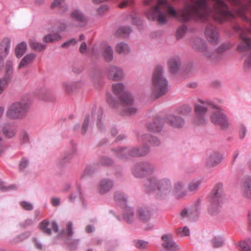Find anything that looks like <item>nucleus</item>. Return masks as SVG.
I'll list each match as a JSON object with an SVG mask.
<instances>
[{"instance_id":"nucleus-51","label":"nucleus","mask_w":251,"mask_h":251,"mask_svg":"<svg viewBox=\"0 0 251 251\" xmlns=\"http://www.w3.org/2000/svg\"><path fill=\"white\" fill-rule=\"evenodd\" d=\"M90 120V116H87L85 117L84 122L83 123L81 129V132L82 133H85L87 130V129L88 127L89 123Z\"/></svg>"},{"instance_id":"nucleus-53","label":"nucleus","mask_w":251,"mask_h":251,"mask_svg":"<svg viewBox=\"0 0 251 251\" xmlns=\"http://www.w3.org/2000/svg\"><path fill=\"white\" fill-rule=\"evenodd\" d=\"M231 47L229 43L222 44L218 49V52H222L229 49Z\"/></svg>"},{"instance_id":"nucleus-61","label":"nucleus","mask_w":251,"mask_h":251,"mask_svg":"<svg viewBox=\"0 0 251 251\" xmlns=\"http://www.w3.org/2000/svg\"><path fill=\"white\" fill-rule=\"evenodd\" d=\"M51 202L52 205L54 206H57L60 204V199L58 197L52 198L51 199Z\"/></svg>"},{"instance_id":"nucleus-60","label":"nucleus","mask_w":251,"mask_h":251,"mask_svg":"<svg viewBox=\"0 0 251 251\" xmlns=\"http://www.w3.org/2000/svg\"><path fill=\"white\" fill-rule=\"evenodd\" d=\"M15 187H16L15 185H9L7 187L3 186L2 182L0 179V190L2 191H5L10 189H15Z\"/></svg>"},{"instance_id":"nucleus-52","label":"nucleus","mask_w":251,"mask_h":251,"mask_svg":"<svg viewBox=\"0 0 251 251\" xmlns=\"http://www.w3.org/2000/svg\"><path fill=\"white\" fill-rule=\"evenodd\" d=\"M30 235V233L29 232H25L24 233H23L19 236H17L16 237H15L14 239V242L17 243L20 241H22L24 240V239H26L28 237H29Z\"/></svg>"},{"instance_id":"nucleus-39","label":"nucleus","mask_w":251,"mask_h":251,"mask_svg":"<svg viewBox=\"0 0 251 251\" xmlns=\"http://www.w3.org/2000/svg\"><path fill=\"white\" fill-rule=\"evenodd\" d=\"M241 251H251V239H249L239 243Z\"/></svg>"},{"instance_id":"nucleus-48","label":"nucleus","mask_w":251,"mask_h":251,"mask_svg":"<svg viewBox=\"0 0 251 251\" xmlns=\"http://www.w3.org/2000/svg\"><path fill=\"white\" fill-rule=\"evenodd\" d=\"M224 240L222 237H216L213 240V246L215 247H220L223 245Z\"/></svg>"},{"instance_id":"nucleus-24","label":"nucleus","mask_w":251,"mask_h":251,"mask_svg":"<svg viewBox=\"0 0 251 251\" xmlns=\"http://www.w3.org/2000/svg\"><path fill=\"white\" fill-rule=\"evenodd\" d=\"M36 57V54L30 53L25 55L21 60L19 66V69L27 67L34 61Z\"/></svg>"},{"instance_id":"nucleus-1","label":"nucleus","mask_w":251,"mask_h":251,"mask_svg":"<svg viewBox=\"0 0 251 251\" xmlns=\"http://www.w3.org/2000/svg\"><path fill=\"white\" fill-rule=\"evenodd\" d=\"M213 108L210 116V120L214 125L225 129L228 127L229 123L227 117L223 111L219 107H215L210 101L199 100L195 105V111L196 115V122L201 124L205 120V114L208 109Z\"/></svg>"},{"instance_id":"nucleus-50","label":"nucleus","mask_w":251,"mask_h":251,"mask_svg":"<svg viewBox=\"0 0 251 251\" xmlns=\"http://www.w3.org/2000/svg\"><path fill=\"white\" fill-rule=\"evenodd\" d=\"M187 31V27L185 25L180 26L177 30L176 36L178 38H180L183 36Z\"/></svg>"},{"instance_id":"nucleus-19","label":"nucleus","mask_w":251,"mask_h":251,"mask_svg":"<svg viewBox=\"0 0 251 251\" xmlns=\"http://www.w3.org/2000/svg\"><path fill=\"white\" fill-rule=\"evenodd\" d=\"M162 239L164 241L163 246L167 250L177 251L179 249L178 246L173 240L172 235H164Z\"/></svg>"},{"instance_id":"nucleus-49","label":"nucleus","mask_w":251,"mask_h":251,"mask_svg":"<svg viewBox=\"0 0 251 251\" xmlns=\"http://www.w3.org/2000/svg\"><path fill=\"white\" fill-rule=\"evenodd\" d=\"M135 246L140 249H144L148 246V242L143 240H137L135 241Z\"/></svg>"},{"instance_id":"nucleus-16","label":"nucleus","mask_w":251,"mask_h":251,"mask_svg":"<svg viewBox=\"0 0 251 251\" xmlns=\"http://www.w3.org/2000/svg\"><path fill=\"white\" fill-rule=\"evenodd\" d=\"M200 209L198 206H194L190 208H185L180 213V217L182 219H193L199 214Z\"/></svg>"},{"instance_id":"nucleus-7","label":"nucleus","mask_w":251,"mask_h":251,"mask_svg":"<svg viewBox=\"0 0 251 251\" xmlns=\"http://www.w3.org/2000/svg\"><path fill=\"white\" fill-rule=\"evenodd\" d=\"M209 205L208 208V212L211 214L216 213L223 201L222 185L217 184L211 192L208 198Z\"/></svg>"},{"instance_id":"nucleus-26","label":"nucleus","mask_w":251,"mask_h":251,"mask_svg":"<svg viewBox=\"0 0 251 251\" xmlns=\"http://www.w3.org/2000/svg\"><path fill=\"white\" fill-rule=\"evenodd\" d=\"M139 140L144 142L146 144L147 142L151 146H158L160 144L159 140L155 137L151 136L150 135L142 134L138 137Z\"/></svg>"},{"instance_id":"nucleus-45","label":"nucleus","mask_w":251,"mask_h":251,"mask_svg":"<svg viewBox=\"0 0 251 251\" xmlns=\"http://www.w3.org/2000/svg\"><path fill=\"white\" fill-rule=\"evenodd\" d=\"M114 199L115 201L119 203H123V204L126 203V198L125 195L123 193H117L114 197Z\"/></svg>"},{"instance_id":"nucleus-32","label":"nucleus","mask_w":251,"mask_h":251,"mask_svg":"<svg viewBox=\"0 0 251 251\" xmlns=\"http://www.w3.org/2000/svg\"><path fill=\"white\" fill-rule=\"evenodd\" d=\"M123 218L127 223H131L134 219V212L132 208L126 205L124 210Z\"/></svg>"},{"instance_id":"nucleus-36","label":"nucleus","mask_w":251,"mask_h":251,"mask_svg":"<svg viewBox=\"0 0 251 251\" xmlns=\"http://www.w3.org/2000/svg\"><path fill=\"white\" fill-rule=\"evenodd\" d=\"M61 36L58 33L49 34L44 38V41L46 43L52 42L60 40Z\"/></svg>"},{"instance_id":"nucleus-17","label":"nucleus","mask_w":251,"mask_h":251,"mask_svg":"<svg viewBox=\"0 0 251 251\" xmlns=\"http://www.w3.org/2000/svg\"><path fill=\"white\" fill-rule=\"evenodd\" d=\"M124 75L123 69L121 67L111 66L108 69V76L112 80H120Z\"/></svg>"},{"instance_id":"nucleus-21","label":"nucleus","mask_w":251,"mask_h":251,"mask_svg":"<svg viewBox=\"0 0 251 251\" xmlns=\"http://www.w3.org/2000/svg\"><path fill=\"white\" fill-rule=\"evenodd\" d=\"M223 159V155L222 154L217 152H213L206 159V166L209 167H214L220 163Z\"/></svg>"},{"instance_id":"nucleus-2","label":"nucleus","mask_w":251,"mask_h":251,"mask_svg":"<svg viewBox=\"0 0 251 251\" xmlns=\"http://www.w3.org/2000/svg\"><path fill=\"white\" fill-rule=\"evenodd\" d=\"M112 90L113 93L119 98L125 114L130 115L137 112V109L134 105L133 96L130 93L125 91V87L123 83L112 84Z\"/></svg>"},{"instance_id":"nucleus-25","label":"nucleus","mask_w":251,"mask_h":251,"mask_svg":"<svg viewBox=\"0 0 251 251\" xmlns=\"http://www.w3.org/2000/svg\"><path fill=\"white\" fill-rule=\"evenodd\" d=\"M10 39L9 38H4L0 43V47L4 49L3 54H0V63L4 60L6 56L8 54L10 46Z\"/></svg>"},{"instance_id":"nucleus-27","label":"nucleus","mask_w":251,"mask_h":251,"mask_svg":"<svg viewBox=\"0 0 251 251\" xmlns=\"http://www.w3.org/2000/svg\"><path fill=\"white\" fill-rule=\"evenodd\" d=\"M2 132L5 137L11 138L15 135L17 129L12 125H5L2 127Z\"/></svg>"},{"instance_id":"nucleus-35","label":"nucleus","mask_w":251,"mask_h":251,"mask_svg":"<svg viewBox=\"0 0 251 251\" xmlns=\"http://www.w3.org/2000/svg\"><path fill=\"white\" fill-rule=\"evenodd\" d=\"M169 66L172 73H175L177 70L179 65V59L177 57L171 58L169 61Z\"/></svg>"},{"instance_id":"nucleus-41","label":"nucleus","mask_w":251,"mask_h":251,"mask_svg":"<svg viewBox=\"0 0 251 251\" xmlns=\"http://www.w3.org/2000/svg\"><path fill=\"white\" fill-rule=\"evenodd\" d=\"M201 184V181L200 180H194L190 183L188 187V189L191 192L196 191L199 189Z\"/></svg>"},{"instance_id":"nucleus-46","label":"nucleus","mask_w":251,"mask_h":251,"mask_svg":"<svg viewBox=\"0 0 251 251\" xmlns=\"http://www.w3.org/2000/svg\"><path fill=\"white\" fill-rule=\"evenodd\" d=\"M131 32V30L128 26H122L117 31L118 35H123L124 36L128 35Z\"/></svg>"},{"instance_id":"nucleus-14","label":"nucleus","mask_w":251,"mask_h":251,"mask_svg":"<svg viewBox=\"0 0 251 251\" xmlns=\"http://www.w3.org/2000/svg\"><path fill=\"white\" fill-rule=\"evenodd\" d=\"M193 48L198 51L204 52L205 56L208 57H212L213 56L210 54V50L207 49L205 42L201 38H197L194 39Z\"/></svg>"},{"instance_id":"nucleus-55","label":"nucleus","mask_w":251,"mask_h":251,"mask_svg":"<svg viewBox=\"0 0 251 251\" xmlns=\"http://www.w3.org/2000/svg\"><path fill=\"white\" fill-rule=\"evenodd\" d=\"M66 0H54L50 5L51 8H55L61 6L64 3Z\"/></svg>"},{"instance_id":"nucleus-57","label":"nucleus","mask_w":251,"mask_h":251,"mask_svg":"<svg viewBox=\"0 0 251 251\" xmlns=\"http://www.w3.org/2000/svg\"><path fill=\"white\" fill-rule=\"evenodd\" d=\"M8 81L0 78V95L1 94L7 85Z\"/></svg>"},{"instance_id":"nucleus-30","label":"nucleus","mask_w":251,"mask_h":251,"mask_svg":"<svg viewBox=\"0 0 251 251\" xmlns=\"http://www.w3.org/2000/svg\"><path fill=\"white\" fill-rule=\"evenodd\" d=\"M71 16L76 21L81 23L80 26L83 25L86 22V17L82 12L78 9L74 10L71 13Z\"/></svg>"},{"instance_id":"nucleus-34","label":"nucleus","mask_w":251,"mask_h":251,"mask_svg":"<svg viewBox=\"0 0 251 251\" xmlns=\"http://www.w3.org/2000/svg\"><path fill=\"white\" fill-rule=\"evenodd\" d=\"M29 45L32 49L39 51L45 50L46 47V46L45 44L38 42L34 39L30 40Z\"/></svg>"},{"instance_id":"nucleus-3","label":"nucleus","mask_w":251,"mask_h":251,"mask_svg":"<svg viewBox=\"0 0 251 251\" xmlns=\"http://www.w3.org/2000/svg\"><path fill=\"white\" fill-rule=\"evenodd\" d=\"M236 29L240 33L241 41L238 44L237 49L241 52H245L244 68L248 70L251 68V29L237 26Z\"/></svg>"},{"instance_id":"nucleus-37","label":"nucleus","mask_w":251,"mask_h":251,"mask_svg":"<svg viewBox=\"0 0 251 251\" xmlns=\"http://www.w3.org/2000/svg\"><path fill=\"white\" fill-rule=\"evenodd\" d=\"M162 123L160 121H157L151 124L148 125V128L150 131L159 132L162 129Z\"/></svg>"},{"instance_id":"nucleus-64","label":"nucleus","mask_w":251,"mask_h":251,"mask_svg":"<svg viewBox=\"0 0 251 251\" xmlns=\"http://www.w3.org/2000/svg\"><path fill=\"white\" fill-rule=\"evenodd\" d=\"M87 46L85 42H82L79 48V51L81 53H83L86 52Z\"/></svg>"},{"instance_id":"nucleus-10","label":"nucleus","mask_w":251,"mask_h":251,"mask_svg":"<svg viewBox=\"0 0 251 251\" xmlns=\"http://www.w3.org/2000/svg\"><path fill=\"white\" fill-rule=\"evenodd\" d=\"M155 170L153 165L149 162L137 164L133 169V173L136 177H141L151 174Z\"/></svg>"},{"instance_id":"nucleus-40","label":"nucleus","mask_w":251,"mask_h":251,"mask_svg":"<svg viewBox=\"0 0 251 251\" xmlns=\"http://www.w3.org/2000/svg\"><path fill=\"white\" fill-rule=\"evenodd\" d=\"M238 135L240 139H243L246 135L247 129L244 124H240L238 127Z\"/></svg>"},{"instance_id":"nucleus-63","label":"nucleus","mask_w":251,"mask_h":251,"mask_svg":"<svg viewBox=\"0 0 251 251\" xmlns=\"http://www.w3.org/2000/svg\"><path fill=\"white\" fill-rule=\"evenodd\" d=\"M132 0H125L122 1L119 5L121 8H124L128 6L132 2Z\"/></svg>"},{"instance_id":"nucleus-62","label":"nucleus","mask_w":251,"mask_h":251,"mask_svg":"<svg viewBox=\"0 0 251 251\" xmlns=\"http://www.w3.org/2000/svg\"><path fill=\"white\" fill-rule=\"evenodd\" d=\"M6 150L4 144V141L2 137H0V156L4 153Z\"/></svg>"},{"instance_id":"nucleus-42","label":"nucleus","mask_w":251,"mask_h":251,"mask_svg":"<svg viewBox=\"0 0 251 251\" xmlns=\"http://www.w3.org/2000/svg\"><path fill=\"white\" fill-rule=\"evenodd\" d=\"M63 88L68 92H70L76 88V84L74 82H66L63 84Z\"/></svg>"},{"instance_id":"nucleus-31","label":"nucleus","mask_w":251,"mask_h":251,"mask_svg":"<svg viewBox=\"0 0 251 251\" xmlns=\"http://www.w3.org/2000/svg\"><path fill=\"white\" fill-rule=\"evenodd\" d=\"M102 54L104 59L110 61L113 59V51L111 46L107 44H105L102 48Z\"/></svg>"},{"instance_id":"nucleus-13","label":"nucleus","mask_w":251,"mask_h":251,"mask_svg":"<svg viewBox=\"0 0 251 251\" xmlns=\"http://www.w3.org/2000/svg\"><path fill=\"white\" fill-rule=\"evenodd\" d=\"M240 187L243 196L249 199H251V177L245 176L240 182Z\"/></svg>"},{"instance_id":"nucleus-5","label":"nucleus","mask_w":251,"mask_h":251,"mask_svg":"<svg viewBox=\"0 0 251 251\" xmlns=\"http://www.w3.org/2000/svg\"><path fill=\"white\" fill-rule=\"evenodd\" d=\"M31 100L28 95L23 96L17 101L12 103L8 107L6 115L12 119L22 118L29 109Z\"/></svg>"},{"instance_id":"nucleus-12","label":"nucleus","mask_w":251,"mask_h":251,"mask_svg":"<svg viewBox=\"0 0 251 251\" xmlns=\"http://www.w3.org/2000/svg\"><path fill=\"white\" fill-rule=\"evenodd\" d=\"M73 234L72 231V224L69 223L67 224V229L62 231L60 237L65 240L66 243L71 250L75 249L79 243L78 240H72L71 237Z\"/></svg>"},{"instance_id":"nucleus-6","label":"nucleus","mask_w":251,"mask_h":251,"mask_svg":"<svg viewBox=\"0 0 251 251\" xmlns=\"http://www.w3.org/2000/svg\"><path fill=\"white\" fill-rule=\"evenodd\" d=\"M147 191H155L159 197H163L169 194L172 189V185L168 178L159 180L156 176L150 178L146 184Z\"/></svg>"},{"instance_id":"nucleus-38","label":"nucleus","mask_w":251,"mask_h":251,"mask_svg":"<svg viewBox=\"0 0 251 251\" xmlns=\"http://www.w3.org/2000/svg\"><path fill=\"white\" fill-rule=\"evenodd\" d=\"M73 153L72 152H67L64 153L61 156L59 159V162L60 164L63 165L66 163L69 162V161L73 158Z\"/></svg>"},{"instance_id":"nucleus-44","label":"nucleus","mask_w":251,"mask_h":251,"mask_svg":"<svg viewBox=\"0 0 251 251\" xmlns=\"http://www.w3.org/2000/svg\"><path fill=\"white\" fill-rule=\"evenodd\" d=\"M29 165V161L27 158L23 157L19 162V169L21 171H24Z\"/></svg>"},{"instance_id":"nucleus-23","label":"nucleus","mask_w":251,"mask_h":251,"mask_svg":"<svg viewBox=\"0 0 251 251\" xmlns=\"http://www.w3.org/2000/svg\"><path fill=\"white\" fill-rule=\"evenodd\" d=\"M137 214L138 219L145 223L149 221L151 217V211L147 208H139L137 210Z\"/></svg>"},{"instance_id":"nucleus-18","label":"nucleus","mask_w":251,"mask_h":251,"mask_svg":"<svg viewBox=\"0 0 251 251\" xmlns=\"http://www.w3.org/2000/svg\"><path fill=\"white\" fill-rule=\"evenodd\" d=\"M40 228L43 232L48 235L51 234V229L55 232L58 230V226L56 222H49L47 220H44L41 223Z\"/></svg>"},{"instance_id":"nucleus-4","label":"nucleus","mask_w":251,"mask_h":251,"mask_svg":"<svg viewBox=\"0 0 251 251\" xmlns=\"http://www.w3.org/2000/svg\"><path fill=\"white\" fill-rule=\"evenodd\" d=\"M152 95L157 98L164 95L169 90L168 81L163 75L162 66H156L152 75Z\"/></svg>"},{"instance_id":"nucleus-59","label":"nucleus","mask_w":251,"mask_h":251,"mask_svg":"<svg viewBox=\"0 0 251 251\" xmlns=\"http://www.w3.org/2000/svg\"><path fill=\"white\" fill-rule=\"evenodd\" d=\"M21 205L22 206V207L25 210H30L32 209L33 208L32 204L26 201L22 202Z\"/></svg>"},{"instance_id":"nucleus-11","label":"nucleus","mask_w":251,"mask_h":251,"mask_svg":"<svg viewBox=\"0 0 251 251\" xmlns=\"http://www.w3.org/2000/svg\"><path fill=\"white\" fill-rule=\"evenodd\" d=\"M155 170L153 165L149 162L137 164L133 169V173L136 177H141L151 174Z\"/></svg>"},{"instance_id":"nucleus-47","label":"nucleus","mask_w":251,"mask_h":251,"mask_svg":"<svg viewBox=\"0 0 251 251\" xmlns=\"http://www.w3.org/2000/svg\"><path fill=\"white\" fill-rule=\"evenodd\" d=\"M183 187H184V185H183V183H182V182H178L176 184L174 190H175V192L177 196L178 197H181V195L179 193L181 192V191L183 189Z\"/></svg>"},{"instance_id":"nucleus-22","label":"nucleus","mask_w":251,"mask_h":251,"mask_svg":"<svg viewBox=\"0 0 251 251\" xmlns=\"http://www.w3.org/2000/svg\"><path fill=\"white\" fill-rule=\"evenodd\" d=\"M169 124L175 127H180L184 125V119L179 116L176 114L171 115L167 118Z\"/></svg>"},{"instance_id":"nucleus-9","label":"nucleus","mask_w":251,"mask_h":251,"mask_svg":"<svg viewBox=\"0 0 251 251\" xmlns=\"http://www.w3.org/2000/svg\"><path fill=\"white\" fill-rule=\"evenodd\" d=\"M149 151V148L147 146L141 148H119L117 150V155L118 157L124 158L127 156H140L146 155Z\"/></svg>"},{"instance_id":"nucleus-15","label":"nucleus","mask_w":251,"mask_h":251,"mask_svg":"<svg viewBox=\"0 0 251 251\" xmlns=\"http://www.w3.org/2000/svg\"><path fill=\"white\" fill-rule=\"evenodd\" d=\"M205 35L207 40L212 44H216L219 40L218 29L213 25L206 28Z\"/></svg>"},{"instance_id":"nucleus-33","label":"nucleus","mask_w":251,"mask_h":251,"mask_svg":"<svg viewBox=\"0 0 251 251\" xmlns=\"http://www.w3.org/2000/svg\"><path fill=\"white\" fill-rule=\"evenodd\" d=\"M27 50V45L25 42H23L18 45L15 49V54L17 57H21L26 51Z\"/></svg>"},{"instance_id":"nucleus-29","label":"nucleus","mask_w":251,"mask_h":251,"mask_svg":"<svg viewBox=\"0 0 251 251\" xmlns=\"http://www.w3.org/2000/svg\"><path fill=\"white\" fill-rule=\"evenodd\" d=\"M115 50L118 53L122 55L127 54L130 51L128 45L125 42H120L116 44Z\"/></svg>"},{"instance_id":"nucleus-56","label":"nucleus","mask_w":251,"mask_h":251,"mask_svg":"<svg viewBox=\"0 0 251 251\" xmlns=\"http://www.w3.org/2000/svg\"><path fill=\"white\" fill-rule=\"evenodd\" d=\"M178 232L182 236H187L189 235L190 234L189 229L186 226H184L182 228H179Z\"/></svg>"},{"instance_id":"nucleus-8","label":"nucleus","mask_w":251,"mask_h":251,"mask_svg":"<svg viewBox=\"0 0 251 251\" xmlns=\"http://www.w3.org/2000/svg\"><path fill=\"white\" fill-rule=\"evenodd\" d=\"M149 151V148L147 146L141 148H119L117 150V155L118 157L124 158L127 156H140L146 155Z\"/></svg>"},{"instance_id":"nucleus-28","label":"nucleus","mask_w":251,"mask_h":251,"mask_svg":"<svg viewBox=\"0 0 251 251\" xmlns=\"http://www.w3.org/2000/svg\"><path fill=\"white\" fill-rule=\"evenodd\" d=\"M5 74L2 79L9 82L12 78L13 75V69L12 63L11 61H7L4 68Z\"/></svg>"},{"instance_id":"nucleus-43","label":"nucleus","mask_w":251,"mask_h":251,"mask_svg":"<svg viewBox=\"0 0 251 251\" xmlns=\"http://www.w3.org/2000/svg\"><path fill=\"white\" fill-rule=\"evenodd\" d=\"M20 140L22 144H25L29 142V137L28 133L25 130H23L20 133Z\"/></svg>"},{"instance_id":"nucleus-58","label":"nucleus","mask_w":251,"mask_h":251,"mask_svg":"<svg viewBox=\"0 0 251 251\" xmlns=\"http://www.w3.org/2000/svg\"><path fill=\"white\" fill-rule=\"evenodd\" d=\"M76 40L75 39H72L64 43H63L62 45V47L64 48H68L70 45H75L76 43Z\"/></svg>"},{"instance_id":"nucleus-54","label":"nucleus","mask_w":251,"mask_h":251,"mask_svg":"<svg viewBox=\"0 0 251 251\" xmlns=\"http://www.w3.org/2000/svg\"><path fill=\"white\" fill-rule=\"evenodd\" d=\"M107 102L112 107H115L116 106L115 101L112 95L108 94L106 98Z\"/></svg>"},{"instance_id":"nucleus-20","label":"nucleus","mask_w":251,"mask_h":251,"mask_svg":"<svg viewBox=\"0 0 251 251\" xmlns=\"http://www.w3.org/2000/svg\"><path fill=\"white\" fill-rule=\"evenodd\" d=\"M113 186L112 180L108 178H103L100 181L97 189L100 194H104L109 191Z\"/></svg>"}]
</instances>
